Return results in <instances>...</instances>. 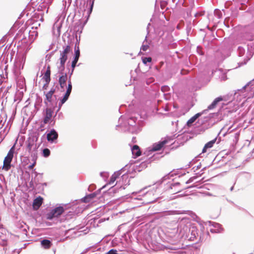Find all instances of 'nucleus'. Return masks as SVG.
<instances>
[{
    "instance_id": "nucleus-31",
    "label": "nucleus",
    "mask_w": 254,
    "mask_h": 254,
    "mask_svg": "<svg viewBox=\"0 0 254 254\" xmlns=\"http://www.w3.org/2000/svg\"><path fill=\"white\" fill-rule=\"evenodd\" d=\"M237 52L239 56L242 57L244 55L245 50L242 47L240 46L238 48Z\"/></svg>"
},
{
    "instance_id": "nucleus-9",
    "label": "nucleus",
    "mask_w": 254,
    "mask_h": 254,
    "mask_svg": "<svg viewBox=\"0 0 254 254\" xmlns=\"http://www.w3.org/2000/svg\"><path fill=\"white\" fill-rule=\"evenodd\" d=\"M55 108V106H54L53 108L51 107H49V106H48L47 108L45 109V111L43 113L44 117L43 123L44 124H48L51 120V118L53 117V115L54 114Z\"/></svg>"
},
{
    "instance_id": "nucleus-45",
    "label": "nucleus",
    "mask_w": 254,
    "mask_h": 254,
    "mask_svg": "<svg viewBox=\"0 0 254 254\" xmlns=\"http://www.w3.org/2000/svg\"><path fill=\"white\" fill-rule=\"evenodd\" d=\"M107 254H118L117 251L116 250L112 249L110 250L108 253Z\"/></svg>"
},
{
    "instance_id": "nucleus-62",
    "label": "nucleus",
    "mask_w": 254,
    "mask_h": 254,
    "mask_svg": "<svg viewBox=\"0 0 254 254\" xmlns=\"http://www.w3.org/2000/svg\"><path fill=\"white\" fill-rule=\"evenodd\" d=\"M206 194H207V195H211V194H210V193H209V192H207Z\"/></svg>"
},
{
    "instance_id": "nucleus-18",
    "label": "nucleus",
    "mask_w": 254,
    "mask_h": 254,
    "mask_svg": "<svg viewBox=\"0 0 254 254\" xmlns=\"http://www.w3.org/2000/svg\"><path fill=\"white\" fill-rule=\"evenodd\" d=\"M131 150L132 155L134 158L138 157L141 155V151L139 147L137 145H134L131 147Z\"/></svg>"
},
{
    "instance_id": "nucleus-3",
    "label": "nucleus",
    "mask_w": 254,
    "mask_h": 254,
    "mask_svg": "<svg viewBox=\"0 0 254 254\" xmlns=\"http://www.w3.org/2000/svg\"><path fill=\"white\" fill-rule=\"evenodd\" d=\"M97 195V193L96 192H94L93 193L86 195L84 197L80 199H76L71 201V202L69 203L57 204L55 206H67V205H69V206H74L80 204L81 203H89L94 202L96 201L95 199L96 198Z\"/></svg>"
},
{
    "instance_id": "nucleus-55",
    "label": "nucleus",
    "mask_w": 254,
    "mask_h": 254,
    "mask_svg": "<svg viewBox=\"0 0 254 254\" xmlns=\"http://www.w3.org/2000/svg\"><path fill=\"white\" fill-rule=\"evenodd\" d=\"M149 25H150V24L148 23L147 27V30L148 33H149L148 28H149Z\"/></svg>"
},
{
    "instance_id": "nucleus-36",
    "label": "nucleus",
    "mask_w": 254,
    "mask_h": 254,
    "mask_svg": "<svg viewBox=\"0 0 254 254\" xmlns=\"http://www.w3.org/2000/svg\"><path fill=\"white\" fill-rule=\"evenodd\" d=\"M146 38H147V36H146L145 39L144 41L143 42V43H144L145 41H146ZM148 48H149V46L148 44H143L140 49H141V50H142L144 52H146L148 50Z\"/></svg>"
},
{
    "instance_id": "nucleus-2",
    "label": "nucleus",
    "mask_w": 254,
    "mask_h": 254,
    "mask_svg": "<svg viewBox=\"0 0 254 254\" xmlns=\"http://www.w3.org/2000/svg\"><path fill=\"white\" fill-rule=\"evenodd\" d=\"M119 126V125L117 127ZM120 127H125V129L132 133H137L141 130L139 121L135 117L131 116L125 120L124 123L120 125Z\"/></svg>"
},
{
    "instance_id": "nucleus-20",
    "label": "nucleus",
    "mask_w": 254,
    "mask_h": 254,
    "mask_svg": "<svg viewBox=\"0 0 254 254\" xmlns=\"http://www.w3.org/2000/svg\"><path fill=\"white\" fill-rule=\"evenodd\" d=\"M223 100V99L222 97H218L214 99V100L212 102V103L208 106L207 109L208 110H212L214 109L216 107L217 104Z\"/></svg>"
},
{
    "instance_id": "nucleus-56",
    "label": "nucleus",
    "mask_w": 254,
    "mask_h": 254,
    "mask_svg": "<svg viewBox=\"0 0 254 254\" xmlns=\"http://www.w3.org/2000/svg\"><path fill=\"white\" fill-rule=\"evenodd\" d=\"M181 190V189H178L175 190H174V191H177V192H179V191H180V190Z\"/></svg>"
},
{
    "instance_id": "nucleus-39",
    "label": "nucleus",
    "mask_w": 254,
    "mask_h": 254,
    "mask_svg": "<svg viewBox=\"0 0 254 254\" xmlns=\"http://www.w3.org/2000/svg\"><path fill=\"white\" fill-rule=\"evenodd\" d=\"M170 88L168 86H163L161 87V90L163 92H167L169 91Z\"/></svg>"
},
{
    "instance_id": "nucleus-40",
    "label": "nucleus",
    "mask_w": 254,
    "mask_h": 254,
    "mask_svg": "<svg viewBox=\"0 0 254 254\" xmlns=\"http://www.w3.org/2000/svg\"><path fill=\"white\" fill-rule=\"evenodd\" d=\"M196 178H197L196 176H194V177H191L186 182V184H190V183L192 182Z\"/></svg>"
},
{
    "instance_id": "nucleus-48",
    "label": "nucleus",
    "mask_w": 254,
    "mask_h": 254,
    "mask_svg": "<svg viewBox=\"0 0 254 254\" xmlns=\"http://www.w3.org/2000/svg\"><path fill=\"white\" fill-rule=\"evenodd\" d=\"M150 186H147V187H144L143 189H142V190H140L139 191H137V192H133L132 193V194H137V193H140L141 191H142L143 190H146L147 188L149 187Z\"/></svg>"
},
{
    "instance_id": "nucleus-28",
    "label": "nucleus",
    "mask_w": 254,
    "mask_h": 254,
    "mask_svg": "<svg viewBox=\"0 0 254 254\" xmlns=\"http://www.w3.org/2000/svg\"><path fill=\"white\" fill-rule=\"evenodd\" d=\"M146 167H147L146 163L145 162H142L139 165V166H138V168L137 167V166L136 167L135 170L138 172H140L143 169L145 168Z\"/></svg>"
},
{
    "instance_id": "nucleus-13",
    "label": "nucleus",
    "mask_w": 254,
    "mask_h": 254,
    "mask_svg": "<svg viewBox=\"0 0 254 254\" xmlns=\"http://www.w3.org/2000/svg\"><path fill=\"white\" fill-rule=\"evenodd\" d=\"M44 94L46 96L44 100V103L47 107L49 106L50 105H53L54 100H57V96L56 95L49 93L48 92H44Z\"/></svg>"
},
{
    "instance_id": "nucleus-5",
    "label": "nucleus",
    "mask_w": 254,
    "mask_h": 254,
    "mask_svg": "<svg viewBox=\"0 0 254 254\" xmlns=\"http://www.w3.org/2000/svg\"><path fill=\"white\" fill-rule=\"evenodd\" d=\"M64 211V207H55L51 211L47 213L46 218L48 220H52L54 218L60 216Z\"/></svg>"
},
{
    "instance_id": "nucleus-34",
    "label": "nucleus",
    "mask_w": 254,
    "mask_h": 254,
    "mask_svg": "<svg viewBox=\"0 0 254 254\" xmlns=\"http://www.w3.org/2000/svg\"><path fill=\"white\" fill-rule=\"evenodd\" d=\"M70 94L65 92L63 97L60 99L61 103H64L68 99Z\"/></svg>"
},
{
    "instance_id": "nucleus-53",
    "label": "nucleus",
    "mask_w": 254,
    "mask_h": 254,
    "mask_svg": "<svg viewBox=\"0 0 254 254\" xmlns=\"http://www.w3.org/2000/svg\"><path fill=\"white\" fill-rule=\"evenodd\" d=\"M124 118H123L122 116L121 117V118L119 119V123H121L123 121H124Z\"/></svg>"
},
{
    "instance_id": "nucleus-7",
    "label": "nucleus",
    "mask_w": 254,
    "mask_h": 254,
    "mask_svg": "<svg viewBox=\"0 0 254 254\" xmlns=\"http://www.w3.org/2000/svg\"><path fill=\"white\" fill-rule=\"evenodd\" d=\"M38 139V137L36 135H33L30 137L27 141V150L28 152H31L32 150H35L38 148L36 144V141Z\"/></svg>"
},
{
    "instance_id": "nucleus-59",
    "label": "nucleus",
    "mask_w": 254,
    "mask_h": 254,
    "mask_svg": "<svg viewBox=\"0 0 254 254\" xmlns=\"http://www.w3.org/2000/svg\"><path fill=\"white\" fill-rule=\"evenodd\" d=\"M63 2H64L63 5H64V2L66 4V0H63Z\"/></svg>"
},
{
    "instance_id": "nucleus-10",
    "label": "nucleus",
    "mask_w": 254,
    "mask_h": 254,
    "mask_svg": "<svg viewBox=\"0 0 254 254\" xmlns=\"http://www.w3.org/2000/svg\"><path fill=\"white\" fill-rule=\"evenodd\" d=\"M71 51L70 46L69 45H65L63 46V50L60 51V61L62 62H66L67 59V55Z\"/></svg>"
},
{
    "instance_id": "nucleus-12",
    "label": "nucleus",
    "mask_w": 254,
    "mask_h": 254,
    "mask_svg": "<svg viewBox=\"0 0 254 254\" xmlns=\"http://www.w3.org/2000/svg\"><path fill=\"white\" fill-rule=\"evenodd\" d=\"M58 138V133L57 131L53 128L47 134V140L50 143H57Z\"/></svg>"
},
{
    "instance_id": "nucleus-6",
    "label": "nucleus",
    "mask_w": 254,
    "mask_h": 254,
    "mask_svg": "<svg viewBox=\"0 0 254 254\" xmlns=\"http://www.w3.org/2000/svg\"><path fill=\"white\" fill-rule=\"evenodd\" d=\"M80 57V50L78 46H77V44H75V52L74 55L73 57V59L71 62V69L69 70V72H70V76H71L73 74L74 69L76 65V64L79 60V58Z\"/></svg>"
},
{
    "instance_id": "nucleus-25",
    "label": "nucleus",
    "mask_w": 254,
    "mask_h": 254,
    "mask_svg": "<svg viewBox=\"0 0 254 254\" xmlns=\"http://www.w3.org/2000/svg\"><path fill=\"white\" fill-rule=\"evenodd\" d=\"M201 113H197L195 114L194 116L191 118L187 123V124L188 126H190L191 124L195 122V121L201 115Z\"/></svg>"
},
{
    "instance_id": "nucleus-29",
    "label": "nucleus",
    "mask_w": 254,
    "mask_h": 254,
    "mask_svg": "<svg viewBox=\"0 0 254 254\" xmlns=\"http://www.w3.org/2000/svg\"><path fill=\"white\" fill-rule=\"evenodd\" d=\"M50 150L47 148H44L42 151V155L45 157H48L50 155Z\"/></svg>"
},
{
    "instance_id": "nucleus-23",
    "label": "nucleus",
    "mask_w": 254,
    "mask_h": 254,
    "mask_svg": "<svg viewBox=\"0 0 254 254\" xmlns=\"http://www.w3.org/2000/svg\"><path fill=\"white\" fill-rule=\"evenodd\" d=\"M41 244L42 246L45 249H49L52 246L51 242L47 239H44L41 241Z\"/></svg>"
},
{
    "instance_id": "nucleus-11",
    "label": "nucleus",
    "mask_w": 254,
    "mask_h": 254,
    "mask_svg": "<svg viewBox=\"0 0 254 254\" xmlns=\"http://www.w3.org/2000/svg\"><path fill=\"white\" fill-rule=\"evenodd\" d=\"M32 174H34L35 176L33 178V175H32V179L30 182V185L31 187H36L42 179V175L37 173L34 169L33 170Z\"/></svg>"
},
{
    "instance_id": "nucleus-15",
    "label": "nucleus",
    "mask_w": 254,
    "mask_h": 254,
    "mask_svg": "<svg viewBox=\"0 0 254 254\" xmlns=\"http://www.w3.org/2000/svg\"><path fill=\"white\" fill-rule=\"evenodd\" d=\"M167 143V141L164 140L158 143L153 144L151 148L149 149L150 151H156L160 150L164 144Z\"/></svg>"
},
{
    "instance_id": "nucleus-35",
    "label": "nucleus",
    "mask_w": 254,
    "mask_h": 254,
    "mask_svg": "<svg viewBox=\"0 0 254 254\" xmlns=\"http://www.w3.org/2000/svg\"><path fill=\"white\" fill-rule=\"evenodd\" d=\"M161 198H159V197H157V198H156L154 199H152V200H149V201H144L143 202V204L144 205H147V204H150V203H152L155 201H159L161 199Z\"/></svg>"
},
{
    "instance_id": "nucleus-24",
    "label": "nucleus",
    "mask_w": 254,
    "mask_h": 254,
    "mask_svg": "<svg viewBox=\"0 0 254 254\" xmlns=\"http://www.w3.org/2000/svg\"><path fill=\"white\" fill-rule=\"evenodd\" d=\"M166 189H173V188L178 187L180 186V183L179 182L173 183L172 182H168L166 183Z\"/></svg>"
},
{
    "instance_id": "nucleus-14",
    "label": "nucleus",
    "mask_w": 254,
    "mask_h": 254,
    "mask_svg": "<svg viewBox=\"0 0 254 254\" xmlns=\"http://www.w3.org/2000/svg\"><path fill=\"white\" fill-rule=\"evenodd\" d=\"M125 171V168H122L121 170L115 172L111 176L110 181L109 182V185H112L115 182L116 179L119 177V176L122 174Z\"/></svg>"
},
{
    "instance_id": "nucleus-54",
    "label": "nucleus",
    "mask_w": 254,
    "mask_h": 254,
    "mask_svg": "<svg viewBox=\"0 0 254 254\" xmlns=\"http://www.w3.org/2000/svg\"><path fill=\"white\" fill-rule=\"evenodd\" d=\"M132 141L133 142H136L135 137H133L132 139Z\"/></svg>"
},
{
    "instance_id": "nucleus-27",
    "label": "nucleus",
    "mask_w": 254,
    "mask_h": 254,
    "mask_svg": "<svg viewBox=\"0 0 254 254\" xmlns=\"http://www.w3.org/2000/svg\"><path fill=\"white\" fill-rule=\"evenodd\" d=\"M71 76H70V72H69V78L68 79V85L66 89V93L70 94L72 90V84L71 82Z\"/></svg>"
},
{
    "instance_id": "nucleus-37",
    "label": "nucleus",
    "mask_w": 254,
    "mask_h": 254,
    "mask_svg": "<svg viewBox=\"0 0 254 254\" xmlns=\"http://www.w3.org/2000/svg\"><path fill=\"white\" fill-rule=\"evenodd\" d=\"M14 151V146H13L9 150L6 156H8L9 157H11V158H12L13 157Z\"/></svg>"
},
{
    "instance_id": "nucleus-1",
    "label": "nucleus",
    "mask_w": 254,
    "mask_h": 254,
    "mask_svg": "<svg viewBox=\"0 0 254 254\" xmlns=\"http://www.w3.org/2000/svg\"><path fill=\"white\" fill-rule=\"evenodd\" d=\"M254 96V79L249 82L242 89H238L234 95V99L241 101L242 98H251Z\"/></svg>"
},
{
    "instance_id": "nucleus-4",
    "label": "nucleus",
    "mask_w": 254,
    "mask_h": 254,
    "mask_svg": "<svg viewBox=\"0 0 254 254\" xmlns=\"http://www.w3.org/2000/svg\"><path fill=\"white\" fill-rule=\"evenodd\" d=\"M94 4V0L92 1H90L89 4H88L87 3L86 4V8H88V10L87 11V18L86 20L85 21L84 23L83 24H82L81 22H78L76 23L74 27L73 31H74V34L75 37L77 38V36L79 35L80 37V34L82 33L83 27L84 25L87 22V21L88 20V17L90 16V14L91 13L92 11L93 6Z\"/></svg>"
},
{
    "instance_id": "nucleus-8",
    "label": "nucleus",
    "mask_w": 254,
    "mask_h": 254,
    "mask_svg": "<svg viewBox=\"0 0 254 254\" xmlns=\"http://www.w3.org/2000/svg\"><path fill=\"white\" fill-rule=\"evenodd\" d=\"M116 185L120 188L125 189L126 187L129 185V179L128 175L127 173L124 174L119 181H117Z\"/></svg>"
},
{
    "instance_id": "nucleus-52",
    "label": "nucleus",
    "mask_w": 254,
    "mask_h": 254,
    "mask_svg": "<svg viewBox=\"0 0 254 254\" xmlns=\"http://www.w3.org/2000/svg\"><path fill=\"white\" fill-rule=\"evenodd\" d=\"M105 196V195H104V196H101L99 198V201L100 202H102L103 201V200H104V197Z\"/></svg>"
},
{
    "instance_id": "nucleus-51",
    "label": "nucleus",
    "mask_w": 254,
    "mask_h": 254,
    "mask_svg": "<svg viewBox=\"0 0 254 254\" xmlns=\"http://www.w3.org/2000/svg\"><path fill=\"white\" fill-rule=\"evenodd\" d=\"M49 84V83L46 82V83L44 84V85H43V89L44 90H46V89H47V87H48V84Z\"/></svg>"
},
{
    "instance_id": "nucleus-63",
    "label": "nucleus",
    "mask_w": 254,
    "mask_h": 254,
    "mask_svg": "<svg viewBox=\"0 0 254 254\" xmlns=\"http://www.w3.org/2000/svg\"><path fill=\"white\" fill-rule=\"evenodd\" d=\"M194 187H195L194 186H192L189 187V188H193Z\"/></svg>"
},
{
    "instance_id": "nucleus-61",
    "label": "nucleus",
    "mask_w": 254,
    "mask_h": 254,
    "mask_svg": "<svg viewBox=\"0 0 254 254\" xmlns=\"http://www.w3.org/2000/svg\"><path fill=\"white\" fill-rule=\"evenodd\" d=\"M47 1V2H50L51 1H52L53 0H46Z\"/></svg>"
},
{
    "instance_id": "nucleus-30",
    "label": "nucleus",
    "mask_w": 254,
    "mask_h": 254,
    "mask_svg": "<svg viewBox=\"0 0 254 254\" xmlns=\"http://www.w3.org/2000/svg\"><path fill=\"white\" fill-rule=\"evenodd\" d=\"M169 179V174H168L167 175H166L164 177H163L160 181L156 182L155 184V185H161L162 183H163L165 181H167Z\"/></svg>"
},
{
    "instance_id": "nucleus-60",
    "label": "nucleus",
    "mask_w": 254,
    "mask_h": 254,
    "mask_svg": "<svg viewBox=\"0 0 254 254\" xmlns=\"http://www.w3.org/2000/svg\"><path fill=\"white\" fill-rule=\"evenodd\" d=\"M198 15H199V14L198 13H196L195 14V16L196 17Z\"/></svg>"
},
{
    "instance_id": "nucleus-64",
    "label": "nucleus",
    "mask_w": 254,
    "mask_h": 254,
    "mask_svg": "<svg viewBox=\"0 0 254 254\" xmlns=\"http://www.w3.org/2000/svg\"><path fill=\"white\" fill-rule=\"evenodd\" d=\"M150 81H149V82H151L153 81V79L151 78V79H150Z\"/></svg>"
},
{
    "instance_id": "nucleus-19",
    "label": "nucleus",
    "mask_w": 254,
    "mask_h": 254,
    "mask_svg": "<svg viewBox=\"0 0 254 254\" xmlns=\"http://www.w3.org/2000/svg\"><path fill=\"white\" fill-rule=\"evenodd\" d=\"M216 140L217 137L206 143L202 149V153H205L207 151V149L212 148L216 142Z\"/></svg>"
},
{
    "instance_id": "nucleus-22",
    "label": "nucleus",
    "mask_w": 254,
    "mask_h": 254,
    "mask_svg": "<svg viewBox=\"0 0 254 254\" xmlns=\"http://www.w3.org/2000/svg\"><path fill=\"white\" fill-rule=\"evenodd\" d=\"M43 202V198L39 196L34 199L32 206H41Z\"/></svg>"
},
{
    "instance_id": "nucleus-17",
    "label": "nucleus",
    "mask_w": 254,
    "mask_h": 254,
    "mask_svg": "<svg viewBox=\"0 0 254 254\" xmlns=\"http://www.w3.org/2000/svg\"><path fill=\"white\" fill-rule=\"evenodd\" d=\"M12 158H11V157H9L8 156H6L4 160H3V164L2 166V169L4 170L5 171H8L11 167V162L12 161Z\"/></svg>"
},
{
    "instance_id": "nucleus-26",
    "label": "nucleus",
    "mask_w": 254,
    "mask_h": 254,
    "mask_svg": "<svg viewBox=\"0 0 254 254\" xmlns=\"http://www.w3.org/2000/svg\"><path fill=\"white\" fill-rule=\"evenodd\" d=\"M65 63V62H62H62H60V65L58 67V68H59L58 71L60 75L67 74L66 73L64 72V70L65 69V66H64Z\"/></svg>"
},
{
    "instance_id": "nucleus-43",
    "label": "nucleus",
    "mask_w": 254,
    "mask_h": 254,
    "mask_svg": "<svg viewBox=\"0 0 254 254\" xmlns=\"http://www.w3.org/2000/svg\"><path fill=\"white\" fill-rule=\"evenodd\" d=\"M64 103H61V101H60L59 103V105H58V108L57 109V110L56 111V115L55 116V117H56L57 114L59 112V111L60 110L62 105L64 104Z\"/></svg>"
},
{
    "instance_id": "nucleus-41",
    "label": "nucleus",
    "mask_w": 254,
    "mask_h": 254,
    "mask_svg": "<svg viewBox=\"0 0 254 254\" xmlns=\"http://www.w3.org/2000/svg\"><path fill=\"white\" fill-rule=\"evenodd\" d=\"M197 53L200 55H203L204 54L202 48L199 46H197Z\"/></svg>"
},
{
    "instance_id": "nucleus-38",
    "label": "nucleus",
    "mask_w": 254,
    "mask_h": 254,
    "mask_svg": "<svg viewBox=\"0 0 254 254\" xmlns=\"http://www.w3.org/2000/svg\"><path fill=\"white\" fill-rule=\"evenodd\" d=\"M152 59L150 57H145L142 59V62L144 64H147V63H150Z\"/></svg>"
},
{
    "instance_id": "nucleus-57",
    "label": "nucleus",
    "mask_w": 254,
    "mask_h": 254,
    "mask_svg": "<svg viewBox=\"0 0 254 254\" xmlns=\"http://www.w3.org/2000/svg\"><path fill=\"white\" fill-rule=\"evenodd\" d=\"M39 207H33V209L34 210H37Z\"/></svg>"
},
{
    "instance_id": "nucleus-46",
    "label": "nucleus",
    "mask_w": 254,
    "mask_h": 254,
    "mask_svg": "<svg viewBox=\"0 0 254 254\" xmlns=\"http://www.w3.org/2000/svg\"><path fill=\"white\" fill-rule=\"evenodd\" d=\"M4 203V199L1 195H0V206H2Z\"/></svg>"
},
{
    "instance_id": "nucleus-47",
    "label": "nucleus",
    "mask_w": 254,
    "mask_h": 254,
    "mask_svg": "<svg viewBox=\"0 0 254 254\" xmlns=\"http://www.w3.org/2000/svg\"><path fill=\"white\" fill-rule=\"evenodd\" d=\"M152 194H153V191H146L145 192V195L146 197H148L149 196L151 195Z\"/></svg>"
},
{
    "instance_id": "nucleus-44",
    "label": "nucleus",
    "mask_w": 254,
    "mask_h": 254,
    "mask_svg": "<svg viewBox=\"0 0 254 254\" xmlns=\"http://www.w3.org/2000/svg\"><path fill=\"white\" fill-rule=\"evenodd\" d=\"M34 160V162L33 163L30 165L28 168L29 169L31 170V169H32L33 168V167H34V166L36 165V160L35 159H33Z\"/></svg>"
},
{
    "instance_id": "nucleus-49",
    "label": "nucleus",
    "mask_w": 254,
    "mask_h": 254,
    "mask_svg": "<svg viewBox=\"0 0 254 254\" xmlns=\"http://www.w3.org/2000/svg\"><path fill=\"white\" fill-rule=\"evenodd\" d=\"M56 91V88L54 87L52 88L48 92H47L49 93L54 94Z\"/></svg>"
},
{
    "instance_id": "nucleus-50",
    "label": "nucleus",
    "mask_w": 254,
    "mask_h": 254,
    "mask_svg": "<svg viewBox=\"0 0 254 254\" xmlns=\"http://www.w3.org/2000/svg\"><path fill=\"white\" fill-rule=\"evenodd\" d=\"M29 34H30V35H29L30 37H31L32 36L34 35V34L35 35V36H37L38 35L37 32L34 31H32V32L30 31Z\"/></svg>"
},
{
    "instance_id": "nucleus-21",
    "label": "nucleus",
    "mask_w": 254,
    "mask_h": 254,
    "mask_svg": "<svg viewBox=\"0 0 254 254\" xmlns=\"http://www.w3.org/2000/svg\"><path fill=\"white\" fill-rule=\"evenodd\" d=\"M51 70L50 66L48 65L47 70L44 73V75L43 76V79L46 82L50 83L51 80Z\"/></svg>"
},
{
    "instance_id": "nucleus-42",
    "label": "nucleus",
    "mask_w": 254,
    "mask_h": 254,
    "mask_svg": "<svg viewBox=\"0 0 254 254\" xmlns=\"http://www.w3.org/2000/svg\"><path fill=\"white\" fill-rule=\"evenodd\" d=\"M4 177L3 175H0V187L2 186V184H4Z\"/></svg>"
},
{
    "instance_id": "nucleus-33",
    "label": "nucleus",
    "mask_w": 254,
    "mask_h": 254,
    "mask_svg": "<svg viewBox=\"0 0 254 254\" xmlns=\"http://www.w3.org/2000/svg\"><path fill=\"white\" fill-rule=\"evenodd\" d=\"M100 176L105 181H106L108 179L109 174L107 172H102L100 173Z\"/></svg>"
},
{
    "instance_id": "nucleus-58",
    "label": "nucleus",
    "mask_w": 254,
    "mask_h": 254,
    "mask_svg": "<svg viewBox=\"0 0 254 254\" xmlns=\"http://www.w3.org/2000/svg\"><path fill=\"white\" fill-rule=\"evenodd\" d=\"M234 189V186H232L231 188H230V191H232Z\"/></svg>"
},
{
    "instance_id": "nucleus-32",
    "label": "nucleus",
    "mask_w": 254,
    "mask_h": 254,
    "mask_svg": "<svg viewBox=\"0 0 254 254\" xmlns=\"http://www.w3.org/2000/svg\"><path fill=\"white\" fill-rule=\"evenodd\" d=\"M191 9L190 8H188L185 9L184 13V17H189L191 15Z\"/></svg>"
},
{
    "instance_id": "nucleus-16",
    "label": "nucleus",
    "mask_w": 254,
    "mask_h": 254,
    "mask_svg": "<svg viewBox=\"0 0 254 254\" xmlns=\"http://www.w3.org/2000/svg\"><path fill=\"white\" fill-rule=\"evenodd\" d=\"M67 74L63 75H60L59 79V83L60 85L61 88L64 90V87L66 86V82L68 80Z\"/></svg>"
}]
</instances>
